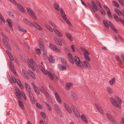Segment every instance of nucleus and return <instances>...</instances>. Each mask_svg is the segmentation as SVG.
Here are the masks:
<instances>
[{
	"mask_svg": "<svg viewBox=\"0 0 124 124\" xmlns=\"http://www.w3.org/2000/svg\"><path fill=\"white\" fill-rule=\"evenodd\" d=\"M68 57L71 63L73 64L75 62L78 66H80L82 69L84 68L82 62L77 56H75L74 58L72 54L69 53L68 54Z\"/></svg>",
	"mask_w": 124,
	"mask_h": 124,
	"instance_id": "obj_1",
	"label": "nucleus"
},
{
	"mask_svg": "<svg viewBox=\"0 0 124 124\" xmlns=\"http://www.w3.org/2000/svg\"><path fill=\"white\" fill-rule=\"evenodd\" d=\"M23 21L25 23L29 25H33L37 29L40 30H42V29L41 27L36 23L34 22L32 23L29 20L25 18L24 19Z\"/></svg>",
	"mask_w": 124,
	"mask_h": 124,
	"instance_id": "obj_2",
	"label": "nucleus"
},
{
	"mask_svg": "<svg viewBox=\"0 0 124 124\" xmlns=\"http://www.w3.org/2000/svg\"><path fill=\"white\" fill-rule=\"evenodd\" d=\"M27 10L28 13L34 19L36 20V17L35 16L34 12L32 11V9L29 8H27Z\"/></svg>",
	"mask_w": 124,
	"mask_h": 124,
	"instance_id": "obj_3",
	"label": "nucleus"
},
{
	"mask_svg": "<svg viewBox=\"0 0 124 124\" xmlns=\"http://www.w3.org/2000/svg\"><path fill=\"white\" fill-rule=\"evenodd\" d=\"M112 104L115 106L117 108H118L119 106L117 102L112 97H111L110 99Z\"/></svg>",
	"mask_w": 124,
	"mask_h": 124,
	"instance_id": "obj_4",
	"label": "nucleus"
},
{
	"mask_svg": "<svg viewBox=\"0 0 124 124\" xmlns=\"http://www.w3.org/2000/svg\"><path fill=\"white\" fill-rule=\"evenodd\" d=\"M63 106L65 108L66 110L68 113H71L72 112V111L70 108L69 107L68 105L66 103H64L63 104Z\"/></svg>",
	"mask_w": 124,
	"mask_h": 124,
	"instance_id": "obj_5",
	"label": "nucleus"
},
{
	"mask_svg": "<svg viewBox=\"0 0 124 124\" xmlns=\"http://www.w3.org/2000/svg\"><path fill=\"white\" fill-rule=\"evenodd\" d=\"M60 11L61 14V16L64 20H66V15L63 11V9L62 8H60Z\"/></svg>",
	"mask_w": 124,
	"mask_h": 124,
	"instance_id": "obj_6",
	"label": "nucleus"
},
{
	"mask_svg": "<svg viewBox=\"0 0 124 124\" xmlns=\"http://www.w3.org/2000/svg\"><path fill=\"white\" fill-rule=\"evenodd\" d=\"M30 98L32 103H34L35 102L33 94L31 92H29Z\"/></svg>",
	"mask_w": 124,
	"mask_h": 124,
	"instance_id": "obj_7",
	"label": "nucleus"
},
{
	"mask_svg": "<svg viewBox=\"0 0 124 124\" xmlns=\"http://www.w3.org/2000/svg\"><path fill=\"white\" fill-rule=\"evenodd\" d=\"M39 43L40 49L42 51H44V47L43 41L42 40H39Z\"/></svg>",
	"mask_w": 124,
	"mask_h": 124,
	"instance_id": "obj_8",
	"label": "nucleus"
},
{
	"mask_svg": "<svg viewBox=\"0 0 124 124\" xmlns=\"http://www.w3.org/2000/svg\"><path fill=\"white\" fill-rule=\"evenodd\" d=\"M49 46L50 48L52 51H55L57 49V47L55 45L50 43Z\"/></svg>",
	"mask_w": 124,
	"mask_h": 124,
	"instance_id": "obj_9",
	"label": "nucleus"
},
{
	"mask_svg": "<svg viewBox=\"0 0 124 124\" xmlns=\"http://www.w3.org/2000/svg\"><path fill=\"white\" fill-rule=\"evenodd\" d=\"M106 115L108 118L112 122H115L116 121L113 119V117L110 114L108 113H107Z\"/></svg>",
	"mask_w": 124,
	"mask_h": 124,
	"instance_id": "obj_10",
	"label": "nucleus"
},
{
	"mask_svg": "<svg viewBox=\"0 0 124 124\" xmlns=\"http://www.w3.org/2000/svg\"><path fill=\"white\" fill-rule=\"evenodd\" d=\"M22 92H21L19 90H18L15 93L16 94L18 99H20L22 98L21 96L22 95Z\"/></svg>",
	"mask_w": 124,
	"mask_h": 124,
	"instance_id": "obj_11",
	"label": "nucleus"
},
{
	"mask_svg": "<svg viewBox=\"0 0 124 124\" xmlns=\"http://www.w3.org/2000/svg\"><path fill=\"white\" fill-rule=\"evenodd\" d=\"M83 63L85 67L87 69H88L91 67L90 64L87 61H83Z\"/></svg>",
	"mask_w": 124,
	"mask_h": 124,
	"instance_id": "obj_12",
	"label": "nucleus"
},
{
	"mask_svg": "<svg viewBox=\"0 0 124 124\" xmlns=\"http://www.w3.org/2000/svg\"><path fill=\"white\" fill-rule=\"evenodd\" d=\"M27 60L28 63L29 65L30 64L31 65H33L36 64L35 63L33 59L32 58H31L30 60L29 59H27Z\"/></svg>",
	"mask_w": 124,
	"mask_h": 124,
	"instance_id": "obj_13",
	"label": "nucleus"
},
{
	"mask_svg": "<svg viewBox=\"0 0 124 124\" xmlns=\"http://www.w3.org/2000/svg\"><path fill=\"white\" fill-rule=\"evenodd\" d=\"M18 101L20 107L22 109H24V107L23 102L19 99L18 100Z\"/></svg>",
	"mask_w": 124,
	"mask_h": 124,
	"instance_id": "obj_14",
	"label": "nucleus"
},
{
	"mask_svg": "<svg viewBox=\"0 0 124 124\" xmlns=\"http://www.w3.org/2000/svg\"><path fill=\"white\" fill-rule=\"evenodd\" d=\"M49 61L50 63H54L55 62V60L54 59L53 56L52 55H49Z\"/></svg>",
	"mask_w": 124,
	"mask_h": 124,
	"instance_id": "obj_15",
	"label": "nucleus"
},
{
	"mask_svg": "<svg viewBox=\"0 0 124 124\" xmlns=\"http://www.w3.org/2000/svg\"><path fill=\"white\" fill-rule=\"evenodd\" d=\"M80 117L81 119L84 122H85L86 124L88 123V121L86 120V117L84 114H82Z\"/></svg>",
	"mask_w": 124,
	"mask_h": 124,
	"instance_id": "obj_16",
	"label": "nucleus"
},
{
	"mask_svg": "<svg viewBox=\"0 0 124 124\" xmlns=\"http://www.w3.org/2000/svg\"><path fill=\"white\" fill-rule=\"evenodd\" d=\"M6 21L9 24V27L12 28V30H13V29L12 28V21L9 18H8L7 19Z\"/></svg>",
	"mask_w": 124,
	"mask_h": 124,
	"instance_id": "obj_17",
	"label": "nucleus"
},
{
	"mask_svg": "<svg viewBox=\"0 0 124 124\" xmlns=\"http://www.w3.org/2000/svg\"><path fill=\"white\" fill-rule=\"evenodd\" d=\"M59 69L60 70H65L66 68L65 66L62 64H59L58 65Z\"/></svg>",
	"mask_w": 124,
	"mask_h": 124,
	"instance_id": "obj_18",
	"label": "nucleus"
},
{
	"mask_svg": "<svg viewBox=\"0 0 124 124\" xmlns=\"http://www.w3.org/2000/svg\"><path fill=\"white\" fill-rule=\"evenodd\" d=\"M53 30L55 32L56 34L59 37H62V35L61 33L56 29L54 28L53 29Z\"/></svg>",
	"mask_w": 124,
	"mask_h": 124,
	"instance_id": "obj_19",
	"label": "nucleus"
},
{
	"mask_svg": "<svg viewBox=\"0 0 124 124\" xmlns=\"http://www.w3.org/2000/svg\"><path fill=\"white\" fill-rule=\"evenodd\" d=\"M45 74L46 75H47L49 77L50 79L52 80H53L54 79V77L52 75V74L49 72L48 71H46V73H45Z\"/></svg>",
	"mask_w": 124,
	"mask_h": 124,
	"instance_id": "obj_20",
	"label": "nucleus"
},
{
	"mask_svg": "<svg viewBox=\"0 0 124 124\" xmlns=\"http://www.w3.org/2000/svg\"><path fill=\"white\" fill-rule=\"evenodd\" d=\"M81 51L84 52V54L85 55H90V54L88 52L86 49L82 48L81 49Z\"/></svg>",
	"mask_w": 124,
	"mask_h": 124,
	"instance_id": "obj_21",
	"label": "nucleus"
},
{
	"mask_svg": "<svg viewBox=\"0 0 124 124\" xmlns=\"http://www.w3.org/2000/svg\"><path fill=\"white\" fill-rule=\"evenodd\" d=\"M103 22L105 27L106 28L108 29L109 27V25L107 21L105 20H104L103 21Z\"/></svg>",
	"mask_w": 124,
	"mask_h": 124,
	"instance_id": "obj_22",
	"label": "nucleus"
},
{
	"mask_svg": "<svg viewBox=\"0 0 124 124\" xmlns=\"http://www.w3.org/2000/svg\"><path fill=\"white\" fill-rule=\"evenodd\" d=\"M25 85L27 90L28 92H31L30 87L29 85L26 83H25Z\"/></svg>",
	"mask_w": 124,
	"mask_h": 124,
	"instance_id": "obj_23",
	"label": "nucleus"
},
{
	"mask_svg": "<svg viewBox=\"0 0 124 124\" xmlns=\"http://www.w3.org/2000/svg\"><path fill=\"white\" fill-rule=\"evenodd\" d=\"M74 112V114L75 116L78 117H79V114L77 110V109L76 108V109H74V110H73Z\"/></svg>",
	"mask_w": 124,
	"mask_h": 124,
	"instance_id": "obj_24",
	"label": "nucleus"
},
{
	"mask_svg": "<svg viewBox=\"0 0 124 124\" xmlns=\"http://www.w3.org/2000/svg\"><path fill=\"white\" fill-rule=\"evenodd\" d=\"M107 90L108 93L110 94H111L113 93L112 90L109 86H108L107 87Z\"/></svg>",
	"mask_w": 124,
	"mask_h": 124,
	"instance_id": "obj_25",
	"label": "nucleus"
},
{
	"mask_svg": "<svg viewBox=\"0 0 124 124\" xmlns=\"http://www.w3.org/2000/svg\"><path fill=\"white\" fill-rule=\"evenodd\" d=\"M66 35L67 38L70 40L71 41H72L73 40V38H72L71 35L69 33H66Z\"/></svg>",
	"mask_w": 124,
	"mask_h": 124,
	"instance_id": "obj_26",
	"label": "nucleus"
},
{
	"mask_svg": "<svg viewBox=\"0 0 124 124\" xmlns=\"http://www.w3.org/2000/svg\"><path fill=\"white\" fill-rule=\"evenodd\" d=\"M71 96L73 97V98L75 100H76L77 99V97L75 93L73 91H71Z\"/></svg>",
	"mask_w": 124,
	"mask_h": 124,
	"instance_id": "obj_27",
	"label": "nucleus"
},
{
	"mask_svg": "<svg viewBox=\"0 0 124 124\" xmlns=\"http://www.w3.org/2000/svg\"><path fill=\"white\" fill-rule=\"evenodd\" d=\"M18 29L20 31H22L24 32H26L27 31L26 30L24 29H22L20 26H18Z\"/></svg>",
	"mask_w": 124,
	"mask_h": 124,
	"instance_id": "obj_28",
	"label": "nucleus"
},
{
	"mask_svg": "<svg viewBox=\"0 0 124 124\" xmlns=\"http://www.w3.org/2000/svg\"><path fill=\"white\" fill-rule=\"evenodd\" d=\"M54 7L55 9L57 11H59V5L56 3H54Z\"/></svg>",
	"mask_w": 124,
	"mask_h": 124,
	"instance_id": "obj_29",
	"label": "nucleus"
},
{
	"mask_svg": "<svg viewBox=\"0 0 124 124\" xmlns=\"http://www.w3.org/2000/svg\"><path fill=\"white\" fill-rule=\"evenodd\" d=\"M91 3L92 4V5L93 6V7H92V6H90V7L94 9L97 6L95 4L94 2L92 0L91 1Z\"/></svg>",
	"mask_w": 124,
	"mask_h": 124,
	"instance_id": "obj_30",
	"label": "nucleus"
},
{
	"mask_svg": "<svg viewBox=\"0 0 124 124\" xmlns=\"http://www.w3.org/2000/svg\"><path fill=\"white\" fill-rule=\"evenodd\" d=\"M115 78H113L110 81L109 83L110 85H112L114 84L115 82Z\"/></svg>",
	"mask_w": 124,
	"mask_h": 124,
	"instance_id": "obj_31",
	"label": "nucleus"
},
{
	"mask_svg": "<svg viewBox=\"0 0 124 124\" xmlns=\"http://www.w3.org/2000/svg\"><path fill=\"white\" fill-rule=\"evenodd\" d=\"M7 13L10 17L12 18L14 17V14L12 12L9 10L7 12Z\"/></svg>",
	"mask_w": 124,
	"mask_h": 124,
	"instance_id": "obj_32",
	"label": "nucleus"
},
{
	"mask_svg": "<svg viewBox=\"0 0 124 124\" xmlns=\"http://www.w3.org/2000/svg\"><path fill=\"white\" fill-rule=\"evenodd\" d=\"M45 25L47 29L51 32L53 31V30L51 28V27L49 25L47 24H45Z\"/></svg>",
	"mask_w": 124,
	"mask_h": 124,
	"instance_id": "obj_33",
	"label": "nucleus"
},
{
	"mask_svg": "<svg viewBox=\"0 0 124 124\" xmlns=\"http://www.w3.org/2000/svg\"><path fill=\"white\" fill-rule=\"evenodd\" d=\"M110 11H107V14L109 18L111 19L113 18V17L111 15V14Z\"/></svg>",
	"mask_w": 124,
	"mask_h": 124,
	"instance_id": "obj_34",
	"label": "nucleus"
},
{
	"mask_svg": "<svg viewBox=\"0 0 124 124\" xmlns=\"http://www.w3.org/2000/svg\"><path fill=\"white\" fill-rule=\"evenodd\" d=\"M113 16L115 20L117 22L119 21L120 19L115 14H114Z\"/></svg>",
	"mask_w": 124,
	"mask_h": 124,
	"instance_id": "obj_35",
	"label": "nucleus"
},
{
	"mask_svg": "<svg viewBox=\"0 0 124 124\" xmlns=\"http://www.w3.org/2000/svg\"><path fill=\"white\" fill-rule=\"evenodd\" d=\"M113 3H114V4H113V5L116 6V7L118 8L119 7V5L118 3L117 2H116L115 1H113Z\"/></svg>",
	"mask_w": 124,
	"mask_h": 124,
	"instance_id": "obj_36",
	"label": "nucleus"
},
{
	"mask_svg": "<svg viewBox=\"0 0 124 124\" xmlns=\"http://www.w3.org/2000/svg\"><path fill=\"white\" fill-rule=\"evenodd\" d=\"M30 66L31 67V69L33 71H35V69L34 68L37 67V65H31L30 64Z\"/></svg>",
	"mask_w": 124,
	"mask_h": 124,
	"instance_id": "obj_37",
	"label": "nucleus"
},
{
	"mask_svg": "<svg viewBox=\"0 0 124 124\" xmlns=\"http://www.w3.org/2000/svg\"><path fill=\"white\" fill-rule=\"evenodd\" d=\"M120 3L124 7V0H118Z\"/></svg>",
	"mask_w": 124,
	"mask_h": 124,
	"instance_id": "obj_38",
	"label": "nucleus"
},
{
	"mask_svg": "<svg viewBox=\"0 0 124 124\" xmlns=\"http://www.w3.org/2000/svg\"><path fill=\"white\" fill-rule=\"evenodd\" d=\"M98 109L97 110L100 112V113L102 115L104 114V113L103 112V110L101 108V107L98 108Z\"/></svg>",
	"mask_w": 124,
	"mask_h": 124,
	"instance_id": "obj_39",
	"label": "nucleus"
},
{
	"mask_svg": "<svg viewBox=\"0 0 124 124\" xmlns=\"http://www.w3.org/2000/svg\"><path fill=\"white\" fill-rule=\"evenodd\" d=\"M35 51L37 52V54H38L40 55L41 54V50L39 48L36 49Z\"/></svg>",
	"mask_w": 124,
	"mask_h": 124,
	"instance_id": "obj_40",
	"label": "nucleus"
},
{
	"mask_svg": "<svg viewBox=\"0 0 124 124\" xmlns=\"http://www.w3.org/2000/svg\"><path fill=\"white\" fill-rule=\"evenodd\" d=\"M116 59L120 62L121 63H122V62L120 58L117 55L116 56Z\"/></svg>",
	"mask_w": 124,
	"mask_h": 124,
	"instance_id": "obj_41",
	"label": "nucleus"
},
{
	"mask_svg": "<svg viewBox=\"0 0 124 124\" xmlns=\"http://www.w3.org/2000/svg\"><path fill=\"white\" fill-rule=\"evenodd\" d=\"M49 24H51L52 26L55 27H56V25L53 23L51 21H49Z\"/></svg>",
	"mask_w": 124,
	"mask_h": 124,
	"instance_id": "obj_42",
	"label": "nucleus"
},
{
	"mask_svg": "<svg viewBox=\"0 0 124 124\" xmlns=\"http://www.w3.org/2000/svg\"><path fill=\"white\" fill-rule=\"evenodd\" d=\"M85 57V58L89 62H90V60L88 56V55H84Z\"/></svg>",
	"mask_w": 124,
	"mask_h": 124,
	"instance_id": "obj_43",
	"label": "nucleus"
},
{
	"mask_svg": "<svg viewBox=\"0 0 124 124\" xmlns=\"http://www.w3.org/2000/svg\"><path fill=\"white\" fill-rule=\"evenodd\" d=\"M60 58L62 62L63 63H67V62L66 61V60L64 59L63 58H62V57H60Z\"/></svg>",
	"mask_w": 124,
	"mask_h": 124,
	"instance_id": "obj_44",
	"label": "nucleus"
},
{
	"mask_svg": "<svg viewBox=\"0 0 124 124\" xmlns=\"http://www.w3.org/2000/svg\"><path fill=\"white\" fill-rule=\"evenodd\" d=\"M38 89V88H35L34 90L35 92L37 93V95H38L40 93H39V90H37Z\"/></svg>",
	"mask_w": 124,
	"mask_h": 124,
	"instance_id": "obj_45",
	"label": "nucleus"
},
{
	"mask_svg": "<svg viewBox=\"0 0 124 124\" xmlns=\"http://www.w3.org/2000/svg\"><path fill=\"white\" fill-rule=\"evenodd\" d=\"M56 99L58 102L60 104L62 103V102L60 97V98H59V97L56 98Z\"/></svg>",
	"mask_w": 124,
	"mask_h": 124,
	"instance_id": "obj_46",
	"label": "nucleus"
},
{
	"mask_svg": "<svg viewBox=\"0 0 124 124\" xmlns=\"http://www.w3.org/2000/svg\"><path fill=\"white\" fill-rule=\"evenodd\" d=\"M111 28L113 29V31L117 33L118 32L117 29L114 26H113Z\"/></svg>",
	"mask_w": 124,
	"mask_h": 124,
	"instance_id": "obj_47",
	"label": "nucleus"
},
{
	"mask_svg": "<svg viewBox=\"0 0 124 124\" xmlns=\"http://www.w3.org/2000/svg\"><path fill=\"white\" fill-rule=\"evenodd\" d=\"M11 78L14 82L15 83H16L17 79H16L15 78L14 76H11Z\"/></svg>",
	"mask_w": 124,
	"mask_h": 124,
	"instance_id": "obj_48",
	"label": "nucleus"
},
{
	"mask_svg": "<svg viewBox=\"0 0 124 124\" xmlns=\"http://www.w3.org/2000/svg\"><path fill=\"white\" fill-rule=\"evenodd\" d=\"M17 6V7L19 10L22 8L23 7V6L19 4H17L16 5Z\"/></svg>",
	"mask_w": 124,
	"mask_h": 124,
	"instance_id": "obj_49",
	"label": "nucleus"
},
{
	"mask_svg": "<svg viewBox=\"0 0 124 124\" xmlns=\"http://www.w3.org/2000/svg\"><path fill=\"white\" fill-rule=\"evenodd\" d=\"M10 68L12 72H13L14 70H14V67L13 65L10 66Z\"/></svg>",
	"mask_w": 124,
	"mask_h": 124,
	"instance_id": "obj_50",
	"label": "nucleus"
},
{
	"mask_svg": "<svg viewBox=\"0 0 124 124\" xmlns=\"http://www.w3.org/2000/svg\"><path fill=\"white\" fill-rule=\"evenodd\" d=\"M7 47V48L8 49L10 50H11V46L8 43L7 44L5 45Z\"/></svg>",
	"mask_w": 124,
	"mask_h": 124,
	"instance_id": "obj_51",
	"label": "nucleus"
},
{
	"mask_svg": "<svg viewBox=\"0 0 124 124\" xmlns=\"http://www.w3.org/2000/svg\"><path fill=\"white\" fill-rule=\"evenodd\" d=\"M22 96L23 98L25 100H27L26 98L25 95L24 93L23 92H22Z\"/></svg>",
	"mask_w": 124,
	"mask_h": 124,
	"instance_id": "obj_52",
	"label": "nucleus"
},
{
	"mask_svg": "<svg viewBox=\"0 0 124 124\" xmlns=\"http://www.w3.org/2000/svg\"><path fill=\"white\" fill-rule=\"evenodd\" d=\"M8 56L10 58L11 60L12 61H14V60L11 54H9V55H8Z\"/></svg>",
	"mask_w": 124,
	"mask_h": 124,
	"instance_id": "obj_53",
	"label": "nucleus"
},
{
	"mask_svg": "<svg viewBox=\"0 0 124 124\" xmlns=\"http://www.w3.org/2000/svg\"><path fill=\"white\" fill-rule=\"evenodd\" d=\"M72 83H67L66 85V87L67 88H69L71 85Z\"/></svg>",
	"mask_w": 124,
	"mask_h": 124,
	"instance_id": "obj_54",
	"label": "nucleus"
},
{
	"mask_svg": "<svg viewBox=\"0 0 124 124\" xmlns=\"http://www.w3.org/2000/svg\"><path fill=\"white\" fill-rule=\"evenodd\" d=\"M41 115L42 116V117L44 118L46 117V115L43 112H41Z\"/></svg>",
	"mask_w": 124,
	"mask_h": 124,
	"instance_id": "obj_55",
	"label": "nucleus"
},
{
	"mask_svg": "<svg viewBox=\"0 0 124 124\" xmlns=\"http://www.w3.org/2000/svg\"><path fill=\"white\" fill-rule=\"evenodd\" d=\"M31 75V76L32 77V78L34 79H35L36 78L35 76V75H34V74L33 73H31V74H30Z\"/></svg>",
	"mask_w": 124,
	"mask_h": 124,
	"instance_id": "obj_56",
	"label": "nucleus"
},
{
	"mask_svg": "<svg viewBox=\"0 0 124 124\" xmlns=\"http://www.w3.org/2000/svg\"><path fill=\"white\" fill-rule=\"evenodd\" d=\"M42 90L43 92V93H46L47 91L46 90V89L45 88V87L43 86H42Z\"/></svg>",
	"mask_w": 124,
	"mask_h": 124,
	"instance_id": "obj_57",
	"label": "nucleus"
},
{
	"mask_svg": "<svg viewBox=\"0 0 124 124\" xmlns=\"http://www.w3.org/2000/svg\"><path fill=\"white\" fill-rule=\"evenodd\" d=\"M36 106L39 109H41L42 107L40 106V104L38 103H37L36 104Z\"/></svg>",
	"mask_w": 124,
	"mask_h": 124,
	"instance_id": "obj_58",
	"label": "nucleus"
},
{
	"mask_svg": "<svg viewBox=\"0 0 124 124\" xmlns=\"http://www.w3.org/2000/svg\"><path fill=\"white\" fill-rule=\"evenodd\" d=\"M56 43L60 46H62V43L59 40L57 41V43Z\"/></svg>",
	"mask_w": 124,
	"mask_h": 124,
	"instance_id": "obj_59",
	"label": "nucleus"
},
{
	"mask_svg": "<svg viewBox=\"0 0 124 124\" xmlns=\"http://www.w3.org/2000/svg\"><path fill=\"white\" fill-rule=\"evenodd\" d=\"M57 113H58V115H59V116L60 117H62V115L61 112V111H60V110L59 111H57Z\"/></svg>",
	"mask_w": 124,
	"mask_h": 124,
	"instance_id": "obj_60",
	"label": "nucleus"
},
{
	"mask_svg": "<svg viewBox=\"0 0 124 124\" xmlns=\"http://www.w3.org/2000/svg\"><path fill=\"white\" fill-rule=\"evenodd\" d=\"M40 69L43 72L44 74L45 73H46V71L45 70L43 67H41L40 68Z\"/></svg>",
	"mask_w": 124,
	"mask_h": 124,
	"instance_id": "obj_61",
	"label": "nucleus"
},
{
	"mask_svg": "<svg viewBox=\"0 0 124 124\" xmlns=\"http://www.w3.org/2000/svg\"><path fill=\"white\" fill-rule=\"evenodd\" d=\"M2 40L3 42L5 45L7 44V43H8V42L5 39L3 38L2 39Z\"/></svg>",
	"mask_w": 124,
	"mask_h": 124,
	"instance_id": "obj_62",
	"label": "nucleus"
},
{
	"mask_svg": "<svg viewBox=\"0 0 124 124\" xmlns=\"http://www.w3.org/2000/svg\"><path fill=\"white\" fill-rule=\"evenodd\" d=\"M123 11H120V12H117V14L119 16H121L122 15Z\"/></svg>",
	"mask_w": 124,
	"mask_h": 124,
	"instance_id": "obj_63",
	"label": "nucleus"
},
{
	"mask_svg": "<svg viewBox=\"0 0 124 124\" xmlns=\"http://www.w3.org/2000/svg\"><path fill=\"white\" fill-rule=\"evenodd\" d=\"M45 93L46 97L47 98H48L50 97V95H49L47 91L46 92V93Z\"/></svg>",
	"mask_w": 124,
	"mask_h": 124,
	"instance_id": "obj_64",
	"label": "nucleus"
}]
</instances>
